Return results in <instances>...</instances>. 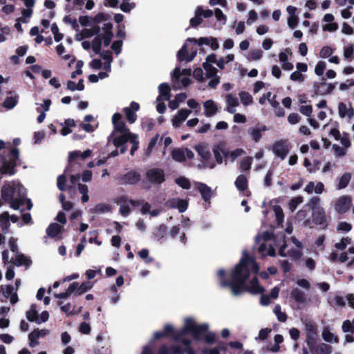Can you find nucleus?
Here are the masks:
<instances>
[{"instance_id":"obj_1","label":"nucleus","mask_w":354,"mask_h":354,"mask_svg":"<svg viewBox=\"0 0 354 354\" xmlns=\"http://www.w3.org/2000/svg\"><path fill=\"white\" fill-rule=\"evenodd\" d=\"M250 255L246 250L243 251V257L234 266L230 273V281L225 279V270L220 269L217 274L221 287H230L234 295H239L246 292L251 295L262 294L265 288L259 284L257 277H254L246 284L247 280L250 275V270L248 268Z\"/></svg>"},{"instance_id":"obj_2","label":"nucleus","mask_w":354,"mask_h":354,"mask_svg":"<svg viewBox=\"0 0 354 354\" xmlns=\"http://www.w3.org/2000/svg\"><path fill=\"white\" fill-rule=\"evenodd\" d=\"M208 330L207 324H197L192 318L187 317L185 320L184 326L181 328L180 335L189 333L194 339L196 341L203 339L205 344L212 345L216 342V336L215 333Z\"/></svg>"},{"instance_id":"obj_3","label":"nucleus","mask_w":354,"mask_h":354,"mask_svg":"<svg viewBox=\"0 0 354 354\" xmlns=\"http://www.w3.org/2000/svg\"><path fill=\"white\" fill-rule=\"evenodd\" d=\"M181 329L176 330L170 324H166L164 326L162 331H156L153 334V339L158 340L162 337H170L174 342H180L186 346V348L191 346L192 341L188 338H185L186 335H180Z\"/></svg>"},{"instance_id":"obj_4","label":"nucleus","mask_w":354,"mask_h":354,"mask_svg":"<svg viewBox=\"0 0 354 354\" xmlns=\"http://www.w3.org/2000/svg\"><path fill=\"white\" fill-rule=\"evenodd\" d=\"M146 178L153 185H160L165 181V174L162 169L152 168L146 171Z\"/></svg>"},{"instance_id":"obj_5","label":"nucleus","mask_w":354,"mask_h":354,"mask_svg":"<svg viewBox=\"0 0 354 354\" xmlns=\"http://www.w3.org/2000/svg\"><path fill=\"white\" fill-rule=\"evenodd\" d=\"M325 80H326V79L323 77L322 82H315L313 83V88H314L315 93L313 95H312L313 97H314L316 95H324L330 94L333 92V91L334 90V88L335 87V84H337V82H335V84H331V83L327 84L325 82Z\"/></svg>"},{"instance_id":"obj_6","label":"nucleus","mask_w":354,"mask_h":354,"mask_svg":"<svg viewBox=\"0 0 354 354\" xmlns=\"http://www.w3.org/2000/svg\"><path fill=\"white\" fill-rule=\"evenodd\" d=\"M272 151L275 156L283 160L289 152L287 140H280L275 142L272 145Z\"/></svg>"},{"instance_id":"obj_7","label":"nucleus","mask_w":354,"mask_h":354,"mask_svg":"<svg viewBox=\"0 0 354 354\" xmlns=\"http://www.w3.org/2000/svg\"><path fill=\"white\" fill-rule=\"evenodd\" d=\"M268 131L266 125L258 123L255 127H250L248 129V133L252 140L258 142L262 138L263 133Z\"/></svg>"},{"instance_id":"obj_8","label":"nucleus","mask_w":354,"mask_h":354,"mask_svg":"<svg viewBox=\"0 0 354 354\" xmlns=\"http://www.w3.org/2000/svg\"><path fill=\"white\" fill-rule=\"evenodd\" d=\"M308 332L306 335V342L310 350H313L317 345V327L315 325L310 324L307 327Z\"/></svg>"},{"instance_id":"obj_9","label":"nucleus","mask_w":354,"mask_h":354,"mask_svg":"<svg viewBox=\"0 0 354 354\" xmlns=\"http://www.w3.org/2000/svg\"><path fill=\"white\" fill-rule=\"evenodd\" d=\"M20 163L19 162H14L13 160L10 161L4 159L0 168V173L3 175L8 174L10 176H12L16 174V167Z\"/></svg>"},{"instance_id":"obj_10","label":"nucleus","mask_w":354,"mask_h":354,"mask_svg":"<svg viewBox=\"0 0 354 354\" xmlns=\"http://www.w3.org/2000/svg\"><path fill=\"white\" fill-rule=\"evenodd\" d=\"M122 115L120 113H115L112 116V123L115 131L120 133L129 132V129L126 127L124 122L122 120Z\"/></svg>"},{"instance_id":"obj_11","label":"nucleus","mask_w":354,"mask_h":354,"mask_svg":"<svg viewBox=\"0 0 354 354\" xmlns=\"http://www.w3.org/2000/svg\"><path fill=\"white\" fill-rule=\"evenodd\" d=\"M166 205L173 209H178L179 212H185L188 207V202L181 198H173L166 203Z\"/></svg>"},{"instance_id":"obj_12","label":"nucleus","mask_w":354,"mask_h":354,"mask_svg":"<svg viewBox=\"0 0 354 354\" xmlns=\"http://www.w3.org/2000/svg\"><path fill=\"white\" fill-rule=\"evenodd\" d=\"M16 189L14 185H11L10 183H5L1 189V195L2 200L7 203L9 201H12L14 198Z\"/></svg>"},{"instance_id":"obj_13","label":"nucleus","mask_w":354,"mask_h":354,"mask_svg":"<svg viewBox=\"0 0 354 354\" xmlns=\"http://www.w3.org/2000/svg\"><path fill=\"white\" fill-rule=\"evenodd\" d=\"M351 203V198L348 196H344L341 197L335 204V210L339 214H344L346 212Z\"/></svg>"},{"instance_id":"obj_14","label":"nucleus","mask_w":354,"mask_h":354,"mask_svg":"<svg viewBox=\"0 0 354 354\" xmlns=\"http://www.w3.org/2000/svg\"><path fill=\"white\" fill-rule=\"evenodd\" d=\"M100 28L98 25L93 26L91 28H84L80 34L76 35V39L81 40L86 38L91 37L94 35H100Z\"/></svg>"},{"instance_id":"obj_15","label":"nucleus","mask_w":354,"mask_h":354,"mask_svg":"<svg viewBox=\"0 0 354 354\" xmlns=\"http://www.w3.org/2000/svg\"><path fill=\"white\" fill-rule=\"evenodd\" d=\"M121 180L124 184L135 185L140 180V174L133 170L128 171L121 177Z\"/></svg>"},{"instance_id":"obj_16","label":"nucleus","mask_w":354,"mask_h":354,"mask_svg":"<svg viewBox=\"0 0 354 354\" xmlns=\"http://www.w3.org/2000/svg\"><path fill=\"white\" fill-rule=\"evenodd\" d=\"M312 219L316 225H326V218L323 208H317L313 210Z\"/></svg>"},{"instance_id":"obj_17","label":"nucleus","mask_w":354,"mask_h":354,"mask_svg":"<svg viewBox=\"0 0 354 354\" xmlns=\"http://www.w3.org/2000/svg\"><path fill=\"white\" fill-rule=\"evenodd\" d=\"M191 111L189 109H180L178 111L177 115H175L171 120L173 126L176 128L179 127L182 122L185 121L187 119Z\"/></svg>"},{"instance_id":"obj_18","label":"nucleus","mask_w":354,"mask_h":354,"mask_svg":"<svg viewBox=\"0 0 354 354\" xmlns=\"http://www.w3.org/2000/svg\"><path fill=\"white\" fill-rule=\"evenodd\" d=\"M197 189L204 201L210 203V199L212 196L211 187L203 183H198Z\"/></svg>"},{"instance_id":"obj_19","label":"nucleus","mask_w":354,"mask_h":354,"mask_svg":"<svg viewBox=\"0 0 354 354\" xmlns=\"http://www.w3.org/2000/svg\"><path fill=\"white\" fill-rule=\"evenodd\" d=\"M11 262L16 266H25L27 268L30 267L32 264L31 259L21 252L16 254L15 259L12 260Z\"/></svg>"},{"instance_id":"obj_20","label":"nucleus","mask_w":354,"mask_h":354,"mask_svg":"<svg viewBox=\"0 0 354 354\" xmlns=\"http://www.w3.org/2000/svg\"><path fill=\"white\" fill-rule=\"evenodd\" d=\"M213 153L214 155L216 162L218 164H221L223 162V156L225 157H227L229 154L228 151H225L223 149V145L221 144L217 145L216 146L214 147Z\"/></svg>"},{"instance_id":"obj_21","label":"nucleus","mask_w":354,"mask_h":354,"mask_svg":"<svg viewBox=\"0 0 354 354\" xmlns=\"http://www.w3.org/2000/svg\"><path fill=\"white\" fill-rule=\"evenodd\" d=\"M205 115L207 118L214 115L218 111V107L212 100H208L203 104Z\"/></svg>"},{"instance_id":"obj_22","label":"nucleus","mask_w":354,"mask_h":354,"mask_svg":"<svg viewBox=\"0 0 354 354\" xmlns=\"http://www.w3.org/2000/svg\"><path fill=\"white\" fill-rule=\"evenodd\" d=\"M227 344L220 341L216 347L212 348H204L202 353L203 354H220V351L225 353L227 351Z\"/></svg>"},{"instance_id":"obj_23","label":"nucleus","mask_w":354,"mask_h":354,"mask_svg":"<svg viewBox=\"0 0 354 354\" xmlns=\"http://www.w3.org/2000/svg\"><path fill=\"white\" fill-rule=\"evenodd\" d=\"M159 96L157 100L159 101L161 98L168 100L171 97V88L167 83H162L158 86Z\"/></svg>"},{"instance_id":"obj_24","label":"nucleus","mask_w":354,"mask_h":354,"mask_svg":"<svg viewBox=\"0 0 354 354\" xmlns=\"http://www.w3.org/2000/svg\"><path fill=\"white\" fill-rule=\"evenodd\" d=\"M313 354H330L332 346L325 343H321L315 345L313 350H310Z\"/></svg>"},{"instance_id":"obj_25","label":"nucleus","mask_w":354,"mask_h":354,"mask_svg":"<svg viewBox=\"0 0 354 354\" xmlns=\"http://www.w3.org/2000/svg\"><path fill=\"white\" fill-rule=\"evenodd\" d=\"M167 232V225L165 224H160L158 227L154 229L152 232V237L159 241L166 236Z\"/></svg>"},{"instance_id":"obj_26","label":"nucleus","mask_w":354,"mask_h":354,"mask_svg":"<svg viewBox=\"0 0 354 354\" xmlns=\"http://www.w3.org/2000/svg\"><path fill=\"white\" fill-rule=\"evenodd\" d=\"M77 286H78V282H73L68 286V288H67V290L65 292H61V293L55 292L54 297L55 298H58V299L68 298L71 296V295L72 293H73L75 291Z\"/></svg>"},{"instance_id":"obj_27","label":"nucleus","mask_w":354,"mask_h":354,"mask_svg":"<svg viewBox=\"0 0 354 354\" xmlns=\"http://www.w3.org/2000/svg\"><path fill=\"white\" fill-rule=\"evenodd\" d=\"M234 185L240 192L245 191L248 187V181L245 176L240 174L237 176Z\"/></svg>"},{"instance_id":"obj_28","label":"nucleus","mask_w":354,"mask_h":354,"mask_svg":"<svg viewBox=\"0 0 354 354\" xmlns=\"http://www.w3.org/2000/svg\"><path fill=\"white\" fill-rule=\"evenodd\" d=\"M62 230V227L59 224L57 223H53L48 225L46 232L48 236L55 238L58 236Z\"/></svg>"},{"instance_id":"obj_29","label":"nucleus","mask_w":354,"mask_h":354,"mask_svg":"<svg viewBox=\"0 0 354 354\" xmlns=\"http://www.w3.org/2000/svg\"><path fill=\"white\" fill-rule=\"evenodd\" d=\"M290 297L298 304H304L306 302L304 292L298 288H295L292 290Z\"/></svg>"},{"instance_id":"obj_30","label":"nucleus","mask_w":354,"mask_h":354,"mask_svg":"<svg viewBox=\"0 0 354 354\" xmlns=\"http://www.w3.org/2000/svg\"><path fill=\"white\" fill-rule=\"evenodd\" d=\"M26 317L29 322H35L37 324H39V317L35 304L31 305L30 310L26 312Z\"/></svg>"},{"instance_id":"obj_31","label":"nucleus","mask_w":354,"mask_h":354,"mask_svg":"<svg viewBox=\"0 0 354 354\" xmlns=\"http://www.w3.org/2000/svg\"><path fill=\"white\" fill-rule=\"evenodd\" d=\"M130 136V131L122 133V134L118 137H116L113 139V143L117 147L119 148L120 146L124 145L127 142H129V138Z\"/></svg>"},{"instance_id":"obj_32","label":"nucleus","mask_w":354,"mask_h":354,"mask_svg":"<svg viewBox=\"0 0 354 354\" xmlns=\"http://www.w3.org/2000/svg\"><path fill=\"white\" fill-rule=\"evenodd\" d=\"M171 156L173 160L179 162H183L186 160L185 151L181 149H174L171 151Z\"/></svg>"},{"instance_id":"obj_33","label":"nucleus","mask_w":354,"mask_h":354,"mask_svg":"<svg viewBox=\"0 0 354 354\" xmlns=\"http://www.w3.org/2000/svg\"><path fill=\"white\" fill-rule=\"evenodd\" d=\"M198 155L201 157L203 162H206L211 158V153L205 146L198 145L196 147Z\"/></svg>"},{"instance_id":"obj_34","label":"nucleus","mask_w":354,"mask_h":354,"mask_svg":"<svg viewBox=\"0 0 354 354\" xmlns=\"http://www.w3.org/2000/svg\"><path fill=\"white\" fill-rule=\"evenodd\" d=\"M93 286V283L90 281H84L81 283L80 286L78 285L77 289L75 291V295H81L84 292L90 290Z\"/></svg>"},{"instance_id":"obj_35","label":"nucleus","mask_w":354,"mask_h":354,"mask_svg":"<svg viewBox=\"0 0 354 354\" xmlns=\"http://www.w3.org/2000/svg\"><path fill=\"white\" fill-rule=\"evenodd\" d=\"M111 209L110 205L109 204H103L98 203L95 205V207L91 209V212L96 214H102L105 212H110Z\"/></svg>"},{"instance_id":"obj_36","label":"nucleus","mask_w":354,"mask_h":354,"mask_svg":"<svg viewBox=\"0 0 354 354\" xmlns=\"http://www.w3.org/2000/svg\"><path fill=\"white\" fill-rule=\"evenodd\" d=\"M351 179V174L350 173H344L339 178L337 188L339 189H344L347 187Z\"/></svg>"},{"instance_id":"obj_37","label":"nucleus","mask_w":354,"mask_h":354,"mask_svg":"<svg viewBox=\"0 0 354 354\" xmlns=\"http://www.w3.org/2000/svg\"><path fill=\"white\" fill-rule=\"evenodd\" d=\"M203 67L206 71V75L208 78H213L216 76L217 69L209 63H203Z\"/></svg>"},{"instance_id":"obj_38","label":"nucleus","mask_w":354,"mask_h":354,"mask_svg":"<svg viewBox=\"0 0 354 354\" xmlns=\"http://www.w3.org/2000/svg\"><path fill=\"white\" fill-rule=\"evenodd\" d=\"M239 97L241 99V103L244 106H248L251 104L253 102V98L252 95L246 91H241L239 93Z\"/></svg>"},{"instance_id":"obj_39","label":"nucleus","mask_w":354,"mask_h":354,"mask_svg":"<svg viewBox=\"0 0 354 354\" xmlns=\"http://www.w3.org/2000/svg\"><path fill=\"white\" fill-rule=\"evenodd\" d=\"M123 111L125 114L127 121L130 124H133L136 121L137 115L133 110H131V108L125 107L123 109Z\"/></svg>"},{"instance_id":"obj_40","label":"nucleus","mask_w":354,"mask_h":354,"mask_svg":"<svg viewBox=\"0 0 354 354\" xmlns=\"http://www.w3.org/2000/svg\"><path fill=\"white\" fill-rule=\"evenodd\" d=\"M9 218L10 215L8 212H4L0 214V226L3 231L7 230L10 225Z\"/></svg>"},{"instance_id":"obj_41","label":"nucleus","mask_w":354,"mask_h":354,"mask_svg":"<svg viewBox=\"0 0 354 354\" xmlns=\"http://www.w3.org/2000/svg\"><path fill=\"white\" fill-rule=\"evenodd\" d=\"M92 48L95 54H99L102 49V36L97 35L92 41Z\"/></svg>"},{"instance_id":"obj_42","label":"nucleus","mask_w":354,"mask_h":354,"mask_svg":"<svg viewBox=\"0 0 354 354\" xmlns=\"http://www.w3.org/2000/svg\"><path fill=\"white\" fill-rule=\"evenodd\" d=\"M39 338V329H35L28 335V339L30 340V346L32 347L39 344L38 339Z\"/></svg>"},{"instance_id":"obj_43","label":"nucleus","mask_w":354,"mask_h":354,"mask_svg":"<svg viewBox=\"0 0 354 354\" xmlns=\"http://www.w3.org/2000/svg\"><path fill=\"white\" fill-rule=\"evenodd\" d=\"M175 183L178 186H180V187H182L183 189H189L191 187V183H190L189 179L184 176H180V177L176 178Z\"/></svg>"},{"instance_id":"obj_44","label":"nucleus","mask_w":354,"mask_h":354,"mask_svg":"<svg viewBox=\"0 0 354 354\" xmlns=\"http://www.w3.org/2000/svg\"><path fill=\"white\" fill-rule=\"evenodd\" d=\"M212 37H200L198 39L195 38H188L187 41L192 42L194 44H198V46H202L203 44L209 46L210 41H212Z\"/></svg>"},{"instance_id":"obj_45","label":"nucleus","mask_w":354,"mask_h":354,"mask_svg":"<svg viewBox=\"0 0 354 354\" xmlns=\"http://www.w3.org/2000/svg\"><path fill=\"white\" fill-rule=\"evenodd\" d=\"M323 339L327 342H331L334 339L335 342H339L337 337H335L334 334L331 333L328 328H324L322 333Z\"/></svg>"},{"instance_id":"obj_46","label":"nucleus","mask_w":354,"mask_h":354,"mask_svg":"<svg viewBox=\"0 0 354 354\" xmlns=\"http://www.w3.org/2000/svg\"><path fill=\"white\" fill-rule=\"evenodd\" d=\"M189 53L187 48V45L184 44L182 48L178 51L177 58L179 62L186 61L188 57Z\"/></svg>"},{"instance_id":"obj_47","label":"nucleus","mask_w":354,"mask_h":354,"mask_svg":"<svg viewBox=\"0 0 354 354\" xmlns=\"http://www.w3.org/2000/svg\"><path fill=\"white\" fill-rule=\"evenodd\" d=\"M17 100L16 98L13 97H7L3 103V106L8 109H12L17 105Z\"/></svg>"},{"instance_id":"obj_48","label":"nucleus","mask_w":354,"mask_h":354,"mask_svg":"<svg viewBox=\"0 0 354 354\" xmlns=\"http://www.w3.org/2000/svg\"><path fill=\"white\" fill-rule=\"evenodd\" d=\"M252 162V157H246L241 162L240 169L244 171H249L251 168Z\"/></svg>"},{"instance_id":"obj_49","label":"nucleus","mask_w":354,"mask_h":354,"mask_svg":"<svg viewBox=\"0 0 354 354\" xmlns=\"http://www.w3.org/2000/svg\"><path fill=\"white\" fill-rule=\"evenodd\" d=\"M203 22V19L201 16V13L196 10L195 11V17L190 19V26L193 28H196Z\"/></svg>"},{"instance_id":"obj_50","label":"nucleus","mask_w":354,"mask_h":354,"mask_svg":"<svg viewBox=\"0 0 354 354\" xmlns=\"http://www.w3.org/2000/svg\"><path fill=\"white\" fill-rule=\"evenodd\" d=\"M149 250L147 248H143L138 252L139 257L144 259L147 264H149L153 261V258L149 257Z\"/></svg>"},{"instance_id":"obj_51","label":"nucleus","mask_w":354,"mask_h":354,"mask_svg":"<svg viewBox=\"0 0 354 354\" xmlns=\"http://www.w3.org/2000/svg\"><path fill=\"white\" fill-rule=\"evenodd\" d=\"M274 312L277 317V319L281 322H285L287 320V315L281 311V306L277 305L274 308Z\"/></svg>"},{"instance_id":"obj_52","label":"nucleus","mask_w":354,"mask_h":354,"mask_svg":"<svg viewBox=\"0 0 354 354\" xmlns=\"http://www.w3.org/2000/svg\"><path fill=\"white\" fill-rule=\"evenodd\" d=\"M66 178L64 174L59 175L57 177V185L60 191H65L67 189L66 185Z\"/></svg>"},{"instance_id":"obj_53","label":"nucleus","mask_w":354,"mask_h":354,"mask_svg":"<svg viewBox=\"0 0 354 354\" xmlns=\"http://www.w3.org/2000/svg\"><path fill=\"white\" fill-rule=\"evenodd\" d=\"M342 329L344 333H351L354 334V325L348 319L345 320L342 326Z\"/></svg>"},{"instance_id":"obj_54","label":"nucleus","mask_w":354,"mask_h":354,"mask_svg":"<svg viewBox=\"0 0 354 354\" xmlns=\"http://www.w3.org/2000/svg\"><path fill=\"white\" fill-rule=\"evenodd\" d=\"M274 212L275 214L276 220H277V223H282L283 221V218H284V214H283L282 208L279 205H276L274 207Z\"/></svg>"},{"instance_id":"obj_55","label":"nucleus","mask_w":354,"mask_h":354,"mask_svg":"<svg viewBox=\"0 0 354 354\" xmlns=\"http://www.w3.org/2000/svg\"><path fill=\"white\" fill-rule=\"evenodd\" d=\"M159 138V135L158 134H156V136H154L149 141V144H148V147H147V149L146 150V154L147 156H149L152 150L153 149V148L155 147V146L157 144V142H158V140Z\"/></svg>"},{"instance_id":"obj_56","label":"nucleus","mask_w":354,"mask_h":354,"mask_svg":"<svg viewBox=\"0 0 354 354\" xmlns=\"http://www.w3.org/2000/svg\"><path fill=\"white\" fill-rule=\"evenodd\" d=\"M272 330L269 328H262L259 330V335L257 337H256V340H261L263 341L266 339L269 335V334L271 333Z\"/></svg>"},{"instance_id":"obj_57","label":"nucleus","mask_w":354,"mask_h":354,"mask_svg":"<svg viewBox=\"0 0 354 354\" xmlns=\"http://www.w3.org/2000/svg\"><path fill=\"white\" fill-rule=\"evenodd\" d=\"M9 157L10 161H14V162H17L19 159V151L17 148L13 147L11 148L9 152Z\"/></svg>"},{"instance_id":"obj_58","label":"nucleus","mask_w":354,"mask_h":354,"mask_svg":"<svg viewBox=\"0 0 354 354\" xmlns=\"http://www.w3.org/2000/svg\"><path fill=\"white\" fill-rule=\"evenodd\" d=\"M80 174L72 175L70 177V182L73 184V185H70L68 187L69 192H75V185L80 180Z\"/></svg>"},{"instance_id":"obj_59","label":"nucleus","mask_w":354,"mask_h":354,"mask_svg":"<svg viewBox=\"0 0 354 354\" xmlns=\"http://www.w3.org/2000/svg\"><path fill=\"white\" fill-rule=\"evenodd\" d=\"M109 18L108 14L104 12L97 13L94 17H93V22L95 24H99L101 21H106Z\"/></svg>"},{"instance_id":"obj_60","label":"nucleus","mask_w":354,"mask_h":354,"mask_svg":"<svg viewBox=\"0 0 354 354\" xmlns=\"http://www.w3.org/2000/svg\"><path fill=\"white\" fill-rule=\"evenodd\" d=\"M303 198L301 196H297L295 198H293L289 203V208L291 209L292 212H293L297 207V205L302 203Z\"/></svg>"},{"instance_id":"obj_61","label":"nucleus","mask_w":354,"mask_h":354,"mask_svg":"<svg viewBox=\"0 0 354 354\" xmlns=\"http://www.w3.org/2000/svg\"><path fill=\"white\" fill-rule=\"evenodd\" d=\"M326 63L323 61H319L315 66V73L316 75H322L326 68Z\"/></svg>"},{"instance_id":"obj_62","label":"nucleus","mask_w":354,"mask_h":354,"mask_svg":"<svg viewBox=\"0 0 354 354\" xmlns=\"http://www.w3.org/2000/svg\"><path fill=\"white\" fill-rule=\"evenodd\" d=\"M93 21V17L89 16H80L79 17V22L82 26H89Z\"/></svg>"},{"instance_id":"obj_63","label":"nucleus","mask_w":354,"mask_h":354,"mask_svg":"<svg viewBox=\"0 0 354 354\" xmlns=\"http://www.w3.org/2000/svg\"><path fill=\"white\" fill-rule=\"evenodd\" d=\"M122 44L123 42L122 40H116L112 43L111 48L116 55L120 53L122 50Z\"/></svg>"},{"instance_id":"obj_64","label":"nucleus","mask_w":354,"mask_h":354,"mask_svg":"<svg viewBox=\"0 0 354 354\" xmlns=\"http://www.w3.org/2000/svg\"><path fill=\"white\" fill-rule=\"evenodd\" d=\"M333 53V49L330 46H324L319 53V55L322 58H327Z\"/></svg>"}]
</instances>
